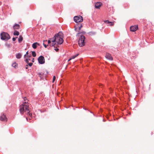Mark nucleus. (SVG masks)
Here are the masks:
<instances>
[{
    "label": "nucleus",
    "mask_w": 154,
    "mask_h": 154,
    "mask_svg": "<svg viewBox=\"0 0 154 154\" xmlns=\"http://www.w3.org/2000/svg\"><path fill=\"white\" fill-rule=\"evenodd\" d=\"M82 25L81 24L80 25V26H79V30H80L81 28H82ZM79 31L81 32L80 31Z\"/></svg>",
    "instance_id": "obj_26"
},
{
    "label": "nucleus",
    "mask_w": 154,
    "mask_h": 154,
    "mask_svg": "<svg viewBox=\"0 0 154 154\" xmlns=\"http://www.w3.org/2000/svg\"><path fill=\"white\" fill-rule=\"evenodd\" d=\"M32 56L34 57H35L36 56V54L35 51H32Z\"/></svg>",
    "instance_id": "obj_19"
},
{
    "label": "nucleus",
    "mask_w": 154,
    "mask_h": 154,
    "mask_svg": "<svg viewBox=\"0 0 154 154\" xmlns=\"http://www.w3.org/2000/svg\"><path fill=\"white\" fill-rule=\"evenodd\" d=\"M105 57L106 58L109 60H112L113 58L111 55L108 53H106L105 55Z\"/></svg>",
    "instance_id": "obj_9"
},
{
    "label": "nucleus",
    "mask_w": 154,
    "mask_h": 154,
    "mask_svg": "<svg viewBox=\"0 0 154 154\" xmlns=\"http://www.w3.org/2000/svg\"><path fill=\"white\" fill-rule=\"evenodd\" d=\"M51 41L50 40H49L48 41V44H50L51 43Z\"/></svg>",
    "instance_id": "obj_31"
},
{
    "label": "nucleus",
    "mask_w": 154,
    "mask_h": 154,
    "mask_svg": "<svg viewBox=\"0 0 154 154\" xmlns=\"http://www.w3.org/2000/svg\"><path fill=\"white\" fill-rule=\"evenodd\" d=\"M36 43V45H38L39 46L40 45L39 44V43H38V42H35Z\"/></svg>",
    "instance_id": "obj_32"
},
{
    "label": "nucleus",
    "mask_w": 154,
    "mask_h": 154,
    "mask_svg": "<svg viewBox=\"0 0 154 154\" xmlns=\"http://www.w3.org/2000/svg\"><path fill=\"white\" fill-rule=\"evenodd\" d=\"M30 57H31V55H28V56H26V58L28 59V58H30Z\"/></svg>",
    "instance_id": "obj_27"
},
{
    "label": "nucleus",
    "mask_w": 154,
    "mask_h": 154,
    "mask_svg": "<svg viewBox=\"0 0 154 154\" xmlns=\"http://www.w3.org/2000/svg\"><path fill=\"white\" fill-rule=\"evenodd\" d=\"M28 68V66L27 65H26V69H27Z\"/></svg>",
    "instance_id": "obj_33"
},
{
    "label": "nucleus",
    "mask_w": 154,
    "mask_h": 154,
    "mask_svg": "<svg viewBox=\"0 0 154 154\" xmlns=\"http://www.w3.org/2000/svg\"><path fill=\"white\" fill-rule=\"evenodd\" d=\"M28 55H29V53L28 51L26 52V54L24 55V58H26V56H28Z\"/></svg>",
    "instance_id": "obj_21"
},
{
    "label": "nucleus",
    "mask_w": 154,
    "mask_h": 154,
    "mask_svg": "<svg viewBox=\"0 0 154 154\" xmlns=\"http://www.w3.org/2000/svg\"><path fill=\"white\" fill-rule=\"evenodd\" d=\"M34 58H33V59H32V62H34Z\"/></svg>",
    "instance_id": "obj_37"
},
{
    "label": "nucleus",
    "mask_w": 154,
    "mask_h": 154,
    "mask_svg": "<svg viewBox=\"0 0 154 154\" xmlns=\"http://www.w3.org/2000/svg\"><path fill=\"white\" fill-rule=\"evenodd\" d=\"M56 79V77L55 76H54L53 77L52 82H54Z\"/></svg>",
    "instance_id": "obj_24"
},
{
    "label": "nucleus",
    "mask_w": 154,
    "mask_h": 154,
    "mask_svg": "<svg viewBox=\"0 0 154 154\" xmlns=\"http://www.w3.org/2000/svg\"><path fill=\"white\" fill-rule=\"evenodd\" d=\"M55 35L52 38H51L50 39L51 42H53V43H54L56 42V40H55Z\"/></svg>",
    "instance_id": "obj_15"
},
{
    "label": "nucleus",
    "mask_w": 154,
    "mask_h": 154,
    "mask_svg": "<svg viewBox=\"0 0 154 154\" xmlns=\"http://www.w3.org/2000/svg\"><path fill=\"white\" fill-rule=\"evenodd\" d=\"M104 23L107 24H110V25L112 26L114 25V23L113 22H110L108 20H106L104 21Z\"/></svg>",
    "instance_id": "obj_12"
},
{
    "label": "nucleus",
    "mask_w": 154,
    "mask_h": 154,
    "mask_svg": "<svg viewBox=\"0 0 154 154\" xmlns=\"http://www.w3.org/2000/svg\"><path fill=\"white\" fill-rule=\"evenodd\" d=\"M20 28V26L19 24H15L13 27V29L15 30V29H18Z\"/></svg>",
    "instance_id": "obj_11"
},
{
    "label": "nucleus",
    "mask_w": 154,
    "mask_h": 154,
    "mask_svg": "<svg viewBox=\"0 0 154 154\" xmlns=\"http://www.w3.org/2000/svg\"><path fill=\"white\" fill-rule=\"evenodd\" d=\"M28 60H29V61L31 60V59H30V58H28Z\"/></svg>",
    "instance_id": "obj_36"
},
{
    "label": "nucleus",
    "mask_w": 154,
    "mask_h": 154,
    "mask_svg": "<svg viewBox=\"0 0 154 154\" xmlns=\"http://www.w3.org/2000/svg\"><path fill=\"white\" fill-rule=\"evenodd\" d=\"M63 34L62 32H60L55 34L56 42L59 45L61 44L63 42Z\"/></svg>",
    "instance_id": "obj_3"
},
{
    "label": "nucleus",
    "mask_w": 154,
    "mask_h": 154,
    "mask_svg": "<svg viewBox=\"0 0 154 154\" xmlns=\"http://www.w3.org/2000/svg\"><path fill=\"white\" fill-rule=\"evenodd\" d=\"M79 55V54H78L75 55H73L72 56V57H71V58L72 59H74L77 56H78Z\"/></svg>",
    "instance_id": "obj_18"
},
{
    "label": "nucleus",
    "mask_w": 154,
    "mask_h": 154,
    "mask_svg": "<svg viewBox=\"0 0 154 154\" xmlns=\"http://www.w3.org/2000/svg\"><path fill=\"white\" fill-rule=\"evenodd\" d=\"M12 66L14 68H16V66H17V64L16 63H14L12 65Z\"/></svg>",
    "instance_id": "obj_20"
},
{
    "label": "nucleus",
    "mask_w": 154,
    "mask_h": 154,
    "mask_svg": "<svg viewBox=\"0 0 154 154\" xmlns=\"http://www.w3.org/2000/svg\"><path fill=\"white\" fill-rule=\"evenodd\" d=\"M26 97H24V100H25H25H26Z\"/></svg>",
    "instance_id": "obj_35"
},
{
    "label": "nucleus",
    "mask_w": 154,
    "mask_h": 154,
    "mask_svg": "<svg viewBox=\"0 0 154 154\" xmlns=\"http://www.w3.org/2000/svg\"><path fill=\"white\" fill-rule=\"evenodd\" d=\"M138 29L137 25L132 26L130 27V30L132 32H135Z\"/></svg>",
    "instance_id": "obj_8"
},
{
    "label": "nucleus",
    "mask_w": 154,
    "mask_h": 154,
    "mask_svg": "<svg viewBox=\"0 0 154 154\" xmlns=\"http://www.w3.org/2000/svg\"><path fill=\"white\" fill-rule=\"evenodd\" d=\"M38 60L39 63L40 64H43L45 63V58L42 56H41L38 58Z\"/></svg>",
    "instance_id": "obj_6"
},
{
    "label": "nucleus",
    "mask_w": 154,
    "mask_h": 154,
    "mask_svg": "<svg viewBox=\"0 0 154 154\" xmlns=\"http://www.w3.org/2000/svg\"><path fill=\"white\" fill-rule=\"evenodd\" d=\"M54 50L56 51H59V49L58 48H55L54 49Z\"/></svg>",
    "instance_id": "obj_30"
},
{
    "label": "nucleus",
    "mask_w": 154,
    "mask_h": 154,
    "mask_svg": "<svg viewBox=\"0 0 154 154\" xmlns=\"http://www.w3.org/2000/svg\"><path fill=\"white\" fill-rule=\"evenodd\" d=\"M23 38L21 35H20L18 38V42L20 43L23 40Z\"/></svg>",
    "instance_id": "obj_14"
},
{
    "label": "nucleus",
    "mask_w": 154,
    "mask_h": 154,
    "mask_svg": "<svg viewBox=\"0 0 154 154\" xmlns=\"http://www.w3.org/2000/svg\"><path fill=\"white\" fill-rule=\"evenodd\" d=\"M28 103L25 102H23L21 105L20 106V113L22 114H23L25 112H26L28 115L30 116L32 115L31 113H30V111L28 104H27Z\"/></svg>",
    "instance_id": "obj_1"
},
{
    "label": "nucleus",
    "mask_w": 154,
    "mask_h": 154,
    "mask_svg": "<svg viewBox=\"0 0 154 154\" xmlns=\"http://www.w3.org/2000/svg\"><path fill=\"white\" fill-rule=\"evenodd\" d=\"M102 5V3L100 2H97L95 3L94 7L96 9H100Z\"/></svg>",
    "instance_id": "obj_7"
},
{
    "label": "nucleus",
    "mask_w": 154,
    "mask_h": 154,
    "mask_svg": "<svg viewBox=\"0 0 154 154\" xmlns=\"http://www.w3.org/2000/svg\"><path fill=\"white\" fill-rule=\"evenodd\" d=\"M56 43H53L52 44H50V45L51 46H54V47Z\"/></svg>",
    "instance_id": "obj_22"
},
{
    "label": "nucleus",
    "mask_w": 154,
    "mask_h": 154,
    "mask_svg": "<svg viewBox=\"0 0 154 154\" xmlns=\"http://www.w3.org/2000/svg\"><path fill=\"white\" fill-rule=\"evenodd\" d=\"M19 34L20 33L19 32L17 31H15L14 33V35H17L18 36L19 35Z\"/></svg>",
    "instance_id": "obj_16"
},
{
    "label": "nucleus",
    "mask_w": 154,
    "mask_h": 154,
    "mask_svg": "<svg viewBox=\"0 0 154 154\" xmlns=\"http://www.w3.org/2000/svg\"><path fill=\"white\" fill-rule=\"evenodd\" d=\"M72 59H71V57L68 60V61H69L71 60Z\"/></svg>",
    "instance_id": "obj_34"
},
{
    "label": "nucleus",
    "mask_w": 154,
    "mask_h": 154,
    "mask_svg": "<svg viewBox=\"0 0 154 154\" xmlns=\"http://www.w3.org/2000/svg\"><path fill=\"white\" fill-rule=\"evenodd\" d=\"M16 56L17 58L20 59L22 56V55L20 53H18L16 54Z\"/></svg>",
    "instance_id": "obj_13"
},
{
    "label": "nucleus",
    "mask_w": 154,
    "mask_h": 154,
    "mask_svg": "<svg viewBox=\"0 0 154 154\" xmlns=\"http://www.w3.org/2000/svg\"><path fill=\"white\" fill-rule=\"evenodd\" d=\"M16 38H12V40L13 41H14L16 40Z\"/></svg>",
    "instance_id": "obj_29"
},
{
    "label": "nucleus",
    "mask_w": 154,
    "mask_h": 154,
    "mask_svg": "<svg viewBox=\"0 0 154 154\" xmlns=\"http://www.w3.org/2000/svg\"><path fill=\"white\" fill-rule=\"evenodd\" d=\"M43 45H44V46L45 47V48H46L47 46H48V45H46L44 43H43Z\"/></svg>",
    "instance_id": "obj_28"
},
{
    "label": "nucleus",
    "mask_w": 154,
    "mask_h": 154,
    "mask_svg": "<svg viewBox=\"0 0 154 154\" xmlns=\"http://www.w3.org/2000/svg\"><path fill=\"white\" fill-rule=\"evenodd\" d=\"M0 120L2 121H7V118L6 117V116L4 114L2 115L0 117Z\"/></svg>",
    "instance_id": "obj_10"
},
{
    "label": "nucleus",
    "mask_w": 154,
    "mask_h": 154,
    "mask_svg": "<svg viewBox=\"0 0 154 154\" xmlns=\"http://www.w3.org/2000/svg\"><path fill=\"white\" fill-rule=\"evenodd\" d=\"M32 47L34 49H35L36 48L37 45L35 42L32 44Z\"/></svg>",
    "instance_id": "obj_17"
},
{
    "label": "nucleus",
    "mask_w": 154,
    "mask_h": 154,
    "mask_svg": "<svg viewBox=\"0 0 154 154\" xmlns=\"http://www.w3.org/2000/svg\"><path fill=\"white\" fill-rule=\"evenodd\" d=\"M25 61L27 63H29V61L28 60V58H26Z\"/></svg>",
    "instance_id": "obj_23"
},
{
    "label": "nucleus",
    "mask_w": 154,
    "mask_h": 154,
    "mask_svg": "<svg viewBox=\"0 0 154 154\" xmlns=\"http://www.w3.org/2000/svg\"><path fill=\"white\" fill-rule=\"evenodd\" d=\"M1 39L3 40H7L10 38L9 35L7 32H3L1 34Z\"/></svg>",
    "instance_id": "obj_4"
},
{
    "label": "nucleus",
    "mask_w": 154,
    "mask_h": 154,
    "mask_svg": "<svg viewBox=\"0 0 154 154\" xmlns=\"http://www.w3.org/2000/svg\"><path fill=\"white\" fill-rule=\"evenodd\" d=\"M74 20L76 23L82 22L83 20V18L81 16H75L74 18Z\"/></svg>",
    "instance_id": "obj_5"
},
{
    "label": "nucleus",
    "mask_w": 154,
    "mask_h": 154,
    "mask_svg": "<svg viewBox=\"0 0 154 154\" xmlns=\"http://www.w3.org/2000/svg\"><path fill=\"white\" fill-rule=\"evenodd\" d=\"M85 33V32L79 31V32L76 35L77 36H80L79 41V45L80 47H82L85 45V37L83 35Z\"/></svg>",
    "instance_id": "obj_2"
},
{
    "label": "nucleus",
    "mask_w": 154,
    "mask_h": 154,
    "mask_svg": "<svg viewBox=\"0 0 154 154\" xmlns=\"http://www.w3.org/2000/svg\"><path fill=\"white\" fill-rule=\"evenodd\" d=\"M28 64V65L29 66H32L33 64V63H29Z\"/></svg>",
    "instance_id": "obj_25"
}]
</instances>
